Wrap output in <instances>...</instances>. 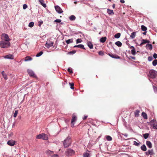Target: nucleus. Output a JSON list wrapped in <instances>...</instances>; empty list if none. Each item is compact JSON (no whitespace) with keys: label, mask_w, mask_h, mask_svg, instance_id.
I'll use <instances>...</instances> for the list:
<instances>
[{"label":"nucleus","mask_w":157,"mask_h":157,"mask_svg":"<svg viewBox=\"0 0 157 157\" xmlns=\"http://www.w3.org/2000/svg\"><path fill=\"white\" fill-rule=\"evenodd\" d=\"M149 73L151 77L152 78H155L157 75V72L154 70H150Z\"/></svg>","instance_id":"nucleus-5"},{"label":"nucleus","mask_w":157,"mask_h":157,"mask_svg":"<svg viewBox=\"0 0 157 157\" xmlns=\"http://www.w3.org/2000/svg\"><path fill=\"white\" fill-rule=\"evenodd\" d=\"M120 2H121L122 3H124V0H120Z\"/></svg>","instance_id":"nucleus-60"},{"label":"nucleus","mask_w":157,"mask_h":157,"mask_svg":"<svg viewBox=\"0 0 157 157\" xmlns=\"http://www.w3.org/2000/svg\"><path fill=\"white\" fill-rule=\"evenodd\" d=\"M106 138L107 140L108 141H111L112 140V137L109 136H106Z\"/></svg>","instance_id":"nucleus-31"},{"label":"nucleus","mask_w":157,"mask_h":157,"mask_svg":"<svg viewBox=\"0 0 157 157\" xmlns=\"http://www.w3.org/2000/svg\"><path fill=\"white\" fill-rule=\"evenodd\" d=\"M153 58L152 56H149L148 58V60L150 61L152 60Z\"/></svg>","instance_id":"nucleus-52"},{"label":"nucleus","mask_w":157,"mask_h":157,"mask_svg":"<svg viewBox=\"0 0 157 157\" xmlns=\"http://www.w3.org/2000/svg\"><path fill=\"white\" fill-rule=\"evenodd\" d=\"M153 56L154 58L156 59L157 58V54L156 53H154L153 54Z\"/></svg>","instance_id":"nucleus-55"},{"label":"nucleus","mask_w":157,"mask_h":157,"mask_svg":"<svg viewBox=\"0 0 157 157\" xmlns=\"http://www.w3.org/2000/svg\"><path fill=\"white\" fill-rule=\"evenodd\" d=\"M142 42L141 43L140 45V46H141L143 44H144L146 43L148 44L150 42V41L149 40H147L142 39Z\"/></svg>","instance_id":"nucleus-14"},{"label":"nucleus","mask_w":157,"mask_h":157,"mask_svg":"<svg viewBox=\"0 0 157 157\" xmlns=\"http://www.w3.org/2000/svg\"><path fill=\"white\" fill-rule=\"evenodd\" d=\"M1 37L3 38L4 40L7 41H9L10 39L8 35L6 34H3L1 35Z\"/></svg>","instance_id":"nucleus-7"},{"label":"nucleus","mask_w":157,"mask_h":157,"mask_svg":"<svg viewBox=\"0 0 157 157\" xmlns=\"http://www.w3.org/2000/svg\"><path fill=\"white\" fill-rule=\"evenodd\" d=\"M43 52L42 51H41L39 53H38L36 55V56L37 57H39L40 56L43 54Z\"/></svg>","instance_id":"nucleus-41"},{"label":"nucleus","mask_w":157,"mask_h":157,"mask_svg":"<svg viewBox=\"0 0 157 157\" xmlns=\"http://www.w3.org/2000/svg\"><path fill=\"white\" fill-rule=\"evenodd\" d=\"M121 33H118L115 35L114 37L116 38H119L121 36Z\"/></svg>","instance_id":"nucleus-35"},{"label":"nucleus","mask_w":157,"mask_h":157,"mask_svg":"<svg viewBox=\"0 0 157 157\" xmlns=\"http://www.w3.org/2000/svg\"><path fill=\"white\" fill-rule=\"evenodd\" d=\"M142 116L145 119H146L147 118V115L146 113L143 112L142 113Z\"/></svg>","instance_id":"nucleus-25"},{"label":"nucleus","mask_w":157,"mask_h":157,"mask_svg":"<svg viewBox=\"0 0 157 157\" xmlns=\"http://www.w3.org/2000/svg\"><path fill=\"white\" fill-rule=\"evenodd\" d=\"M32 58L29 56H27L25 58V61H30L32 60Z\"/></svg>","instance_id":"nucleus-22"},{"label":"nucleus","mask_w":157,"mask_h":157,"mask_svg":"<svg viewBox=\"0 0 157 157\" xmlns=\"http://www.w3.org/2000/svg\"><path fill=\"white\" fill-rule=\"evenodd\" d=\"M46 153L48 155L50 156L51 155L53 154V152L50 150H48L46 151Z\"/></svg>","instance_id":"nucleus-30"},{"label":"nucleus","mask_w":157,"mask_h":157,"mask_svg":"<svg viewBox=\"0 0 157 157\" xmlns=\"http://www.w3.org/2000/svg\"><path fill=\"white\" fill-rule=\"evenodd\" d=\"M75 18V17L73 15H71L70 17V19L71 21L74 20Z\"/></svg>","instance_id":"nucleus-37"},{"label":"nucleus","mask_w":157,"mask_h":157,"mask_svg":"<svg viewBox=\"0 0 157 157\" xmlns=\"http://www.w3.org/2000/svg\"><path fill=\"white\" fill-rule=\"evenodd\" d=\"M142 30L143 31H146L147 29V28L143 25L141 26Z\"/></svg>","instance_id":"nucleus-39"},{"label":"nucleus","mask_w":157,"mask_h":157,"mask_svg":"<svg viewBox=\"0 0 157 157\" xmlns=\"http://www.w3.org/2000/svg\"><path fill=\"white\" fill-rule=\"evenodd\" d=\"M155 123L152 126V128H157V122L156 121Z\"/></svg>","instance_id":"nucleus-53"},{"label":"nucleus","mask_w":157,"mask_h":157,"mask_svg":"<svg viewBox=\"0 0 157 157\" xmlns=\"http://www.w3.org/2000/svg\"><path fill=\"white\" fill-rule=\"evenodd\" d=\"M130 57L132 59H135V57H133V56H130Z\"/></svg>","instance_id":"nucleus-61"},{"label":"nucleus","mask_w":157,"mask_h":157,"mask_svg":"<svg viewBox=\"0 0 157 157\" xmlns=\"http://www.w3.org/2000/svg\"><path fill=\"white\" fill-rule=\"evenodd\" d=\"M98 54L100 56H103L104 55V52L101 51H99L98 52Z\"/></svg>","instance_id":"nucleus-45"},{"label":"nucleus","mask_w":157,"mask_h":157,"mask_svg":"<svg viewBox=\"0 0 157 157\" xmlns=\"http://www.w3.org/2000/svg\"><path fill=\"white\" fill-rule=\"evenodd\" d=\"M107 12L109 15H112V14L113 15L114 14L113 10H110L109 9H108L107 10Z\"/></svg>","instance_id":"nucleus-19"},{"label":"nucleus","mask_w":157,"mask_h":157,"mask_svg":"<svg viewBox=\"0 0 157 157\" xmlns=\"http://www.w3.org/2000/svg\"><path fill=\"white\" fill-rule=\"evenodd\" d=\"M77 3V2H74V3L75 4H76Z\"/></svg>","instance_id":"nucleus-64"},{"label":"nucleus","mask_w":157,"mask_h":157,"mask_svg":"<svg viewBox=\"0 0 157 157\" xmlns=\"http://www.w3.org/2000/svg\"><path fill=\"white\" fill-rule=\"evenodd\" d=\"M61 22V20L59 19H57L54 21V22L59 23Z\"/></svg>","instance_id":"nucleus-48"},{"label":"nucleus","mask_w":157,"mask_h":157,"mask_svg":"<svg viewBox=\"0 0 157 157\" xmlns=\"http://www.w3.org/2000/svg\"><path fill=\"white\" fill-rule=\"evenodd\" d=\"M39 2L41 3V5L44 8L46 7V5L45 3H44V1L43 0H39Z\"/></svg>","instance_id":"nucleus-26"},{"label":"nucleus","mask_w":157,"mask_h":157,"mask_svg":"<svg viewBox=\"0 0 157 157\" xmlns=\"http://www.w3.org/2000/svg\"><path fill=\"white\" fill-rule=\"evenodd\" d=\"M69 84L70 86V88L71 89H74V84L73 83H69Z\"/></svg>","instance_id":"nucleus-43"},{"label":"nucleus","mask_w":157,"mask_h":157,"mask_svg":"<svg viewBox=\"0 0 157 157\" xmlns=\"http://www.w3.org/2000/svg\"><path fill=\"white\" fill-rule=\"evenodd\" d=\"M67 71L71 73H73V71L72 70V69L70 68H68Z\"/></svg>","instance_id":"nucleus-50"},{"label":"nucleus","mask_w":157,"mask_h":157,"mask_svg":"<svg viewBox=\"0 0 157 157\" xmlns=\"http://www.w3.org/2000/svg\"><path fill=\"white\" fill-rule=\"evenodd\" d=\"M78 47L79 48H81L83 49H85V48L84 47V46L82 44H79L77 45H75L74 46V48Z\"/></svg>","instance_id":"nucleus-18"},{"label":"nucleus","mask_w":157,"mask_h":157,"mask_svg":"<svg viewBox=\"0 0 157 157\" xmlns=\"http://www.w3.org/2000/svg\"><path fill=\"white\" fill-rule=\"evenodd\" d=\"M52 157H58V155L57 154H54Z\"/></svg>","instance_id":"nucleus-58"},{"label":"nucleus","mask_w":157,"mask_h":157,"mask_svg":"<svg viewBox=\"0 0 157 157\" xmlns=\"http://www.w3.org/2000/svg\"><path fill=\"white\" fill-rule=\"evenodd\" d=\"M153 88L154 91L155 92H157V88L155 86H153Z\"/></svg>","instance_id":"nucleus-51"},{"label":"nucleus","mask_w":157,"mask_h":157,"mask_svg":"<svg viewBox=\"0 0 157 157\" xmlns=\"http://www.w3.org/2000/svg\"><path fill=\"white\" fill-rule=\"evenodd\" d=\"M73 42L72 39H68L66 41V42L67 44H70Z\"/></svg>","instance_id":"nucleus-36"},{"label":"nucleus","mask_w":157,"mask_h":157,"mask_svg":"<svg viewBox=\"0 0 157 157\" xmlns=\"http://www.w3.org/2000/svg\"><path fill=\"white\" fill-rule=\"evenodd\" d=\"M149 154L150 155H153L155 154V153L154 152L153 150V149H151L150 150H148Z\"/></svg>","instance_id":"nucleus-27"},{"label":"nucleus","mask_w":157,"mask_h":157,"mask_svg":"<svg viewBox=\"0 0 157 157\" xmlns=\"http://www.w3.org/2000/svg\"><path fill=\"white\" fill-rule=\"evenodd\" d=\"M87 117V116H84V117L83 118V120H86V119Z\"/></svg>","instance_id":"nucleus-56"},{"label":"nucleus","mask_w":157,"mask_h":157,"mask_svg":"<svg viewBox=\"0 0 157 157\" xmlns=\"http://www.w3.org/2000/svg\"><path fill=\"white\" fill-rule=\"evenodd\" d=\"M115 4H113V5L112 7H113V9H114V8H115Z\"/></svg>","instance_id":"nucleus-62"},{"label":"nucleus","mask_w":157,"mask_h":157,"mask_svg":"<svg viewBox=\"0 0 157 157\" xmlns=\"http://www.w3.org/2000/svg\"><path fill=\"white\" fill-rule=\"evenodd\" d=\"M65 153L66 155L69 156L74 155L75 152V151L69 148L66 150Z\"/></svg>","instance_id":"nucleus-4"},{"label":"nucleus","mask_w":157,"mask_h":157,"mask_svg":"<svg viewBox=\"0 0 157 157\" xmlns=\"http://www.w3.org/2000/svg\"><path fill=\"white\" fill-rule=\"evenodd\" d=\"M156 121L155 120H152L150 122V124L151 125L152 127V126L154 125Z\"/></svg>","instance_id":"nucleus-32"},{"label":"nucleus","mask_w":157,"mask_h":157,"mask_svg":"<svg viewBox=\"0 0 157 157\" xmlns=\"http://www.w3.org/2000/svg\"><path fill=\"white\" fill-rule=\"evenodd\" d=\"M27 7V6L26 4H24L23 5V7L24 9H25Z\"/></svg>","instance_id":"nucleus-54"},{"label":"nucleus","mask_w":157,"mask_h":157,"mask_svg":"<svg viewBox=\"0 0 157 157\" xmlns=\"http://www.w3.org/2000/svg\"><path fill=\"white\" fill-rule=\"evenodd\" d=\"M130 48L132 49L131 52V53L132 55H135L136 54V52L135 50V48L133 46H131L130 47Z\"/></svg>","instance_id":"nucleus-13"},{"label":"nucleus","mask_w":157,"mask_h":157,"mask_svg":"<svg viewBox=\"0 0 157 157\" xmlns=\"http://www.w3.org/2000/svg\"><path fill=\"white\" fill-rule=\"evenodd\" d=\"M115 44L118 47H121L122 45V43L119 41H117L115 42Z\"/></svg>","instance_id":"nucleus-28"},{"label":"nucleus","mask_w":157,"mask_h":157,"mask_svg":"<svg viewBox=\"0 0 157 157\" xmlns=\"http://www.w3.org/2000/svg\"><path fill=\"white\" fill-rule=\"evenodd\" d=\"M76 52V51L75 50L72 51H71L69 52L68 53L69 54H72L75 53Z\"/></svg>","instance_id":"nucleus-47"},{"label":"nucleus","mask_w":157,"mask_h":157,"mask_svg":"<svg viewBox=\"0 0 157 157\" xmlns=\"http://www.w3.org/2000/svg\"><path fill=\"white\" fill-rule=\"evenodd\" d=\"M18 113V110H16L15 111V113L14 114V115H13V117H17V113Z\"/></svg>","instance_id":"nucleus-46"},{"label":"nucleus","mask_w":157,"mask_h":157,"mask_svg":"<svg viewBox=\"0 0 157 157\" xmlns=\"http://www.w3.org/2000/svg\"><path fill=\"white\" fill-rule=\"evenodd\" d=\"M54 44L53 42L52 41H47L45 44V46L47 48H49L53 46Z\"/></svg>","instance_id":"nucleus-10"},{"label":"nucleus","mask_w":157,"mask_h":157,"mask_svg":"<svg viewBox=\"0 0 157 157\" xmlns=\"http://www.w3.org/2000/svg\"><path fill=\"white\" fill-rule=\"evenodd\" d=\"M140 111L138 110H136L134 112V114L135 117H138L139 115V113H140Z\"/></svg>","instance_id":"nucleus-21"},{"label":"nucleus","mask_w":157,"mask_h":157,"mask_svg":"<svg viewBox=\"0 0 157 157\" xmlns=\"http://www.w3.org/2000/svg\"><path fill=\"white\" fill-rule=\"evenodd\" d=\"M82 40L81 39H78L76 40V43L78 44L81 43Z\"/></svg>","instance_id":"nucleus-49"},{"label":"nucleus","mask_w":157,"mask_h":157,"mask_svg":"<svg viewBox=\"0 0 157 157\" xmlns=\"http://www.w3.org/2000/svg\"><path fill=\"white\" fill-rule=\"evenodd\" d=\"M36 138L38 139H42L44 140H47L48 139V138L47 135L44 133H42L41 134L37 135L36 137Z\"/></svg>","instance_id":"nucleus-3"},{"label":"nucleus","mask_w":157,"mask_h":157,"mask_svg":"<svg viewBox=\"0 0 157 157\" xmlns=\"http://www.w3.org/2000/svg\"><path fill=\"white\" fill-rule=\"evenodd\" d=\"M122 134V135L126 137H127L128 135V134L127 133Z\"/></svg>","instance_id":"nucleus-57"},{"label":"nucleus","mask_w":157,"mask_h":157,"mask_svg":"<svg viewBox=\"0 0 157 157\" xmlns=\"http://www.w3.org/2000/svg\"><path fill=\"white\" fill-rule=\"evenodd\" d=\"M140 148L141 150L144 151H146L147 150V147L144 144L142 145Z\"/></svg>","instance_id":"nucleus-24"},{"label":"nucleus","mask_w":157,"mask_h":157,"mask_svg":"<svg viewBox=\"0 0 157 157\" xmlns=\"http://www.w3.org/2000/svg\"><path fill=\"white\" fill-rule=\"evenodd\" d=\"M136 35V33L135 32H132L130 35V37L132 39H134L135 38Z\"/></svg>","instance_id":"nucleus-29"},{"label":"nucleus","mask_w":157,"mask_h":157,"mask_svg":"<svg viewBox=\"0 0 157 157\" xmlns=\"http://www.w3.org/2000/svg\"><path fill=\"white\" fill-rule=\"evenodd\" d=\"M87 45L90 49H92L93 48V45L92 43L90 41H88L87 43Z\"/></svg>","instance_id":"nucleus-20"},{"label":"nucleus","mask_w":157,"mask_h":157,"mask_svg":"<svg viewBox=\"0 0 157 157\" xmlns=\"http://www.w3.org/2000/svg\"><path fill=\"white\" fill-rule=\"evenodd\" d=\"M34 25V23L33 22H30L29 24V26L30 27H32Z\"/></svg>","instance_id":"nucleus-42"},{"label":"nucleus","mask_w":157,"mask_h":157,"mask_svg":"<svg viewBox=\"0 0 157 157\" xmlns=\"http://www.w3.org/2000/svg\"><path fill=\"white\" fill-rule=\"evenodd\" d=\"M143 34H144V35H146V32H144V33H143Z\"/></svg>","instance_id":"nucleus-63"},{"label":"nucleus","mask_w":157,"mask_h":157,"mask_svg":"<svg viewBox=\"0 0 157 157\" xmlns=\"http://www.w3.org/2000/svg\"><path fill=\"white\" fill-rule=\"evenodd\" d=\"M16 143V142L15 141L11 140L8 141L7 144L9 146H13Z\"/></svg>","instance_id":"nucleus-11"},{"label":"nucleus","mask_w":157,"mask_h":157,"mask_svg":"<svg viewBox=\"0 0 157 157\" xmlns=\"http://www.w3.org/2000/svg\"><path fill=\"white\" fill-rule=\"evenodd\" d=\"M77 119L76 116L75 115H73L71 123V125L72 127H75L74 124L77 121Z\"/></svg>","instance_id":"nucleus-6"},{"label":"nucleus","mask_w":157,"mask_h":157,"mask_svg":"<svg viewBox=\"0 0 157 157\" xmlns=\"http://www.w3.org/2000/svg\"><path fill=\"white\" fill-rule=\"evenodd\" d=\"M28 73L30 76L35 77L36 76L33 71L30 69H28L27 70Z\"/></svg>","instance_id":"nucleus-12"},{"label":"nucleus","mask_w":157,"mask_h":157,"mask_svg":"<svg viewBox=\"0 0 157 157\" xmlns=\"http://www.w3.org/2000/svg\"><path fill=\"white\" fill-rule=\"evenodd\" d=\"M109 56L112 57V58L116 59H120L121 57L120 56L116 54H113L112 53L110 54L109 53H107Z\"/></svg>","instance_id":"nucleus-8"},{"label":"nucleus","mask_w":157,"mask_h":157,"mask_svg":"<svg viewBox=\"0 0 157 157\" xmlns=\"http://www.w3.org/2000/svg\"><path fill=\"white\" fill-rule=\"evenodd\" d=\"M146 47L147 49H149L150 50H151L152 49V45L150 44H146Z\"/></svg>","instance_id":"nucleus-16"},{"label":"nucleus","mask_w":157,"mask_h":157,"mask_svg":"<svg viewBox=\"0 0 157 157\" xmlns=\"http://www.w3.org/2000/svg\"><path fill=\"white\" fill-rule=\"evenodd\" d=\"M2 74L4 79L6 80L7 79V76L5 74V72L4 71H3L2 72Z\"/></svg>","instance_id":"nucleus-33"},{"label":"nucleus","mask_w":157,"mask_h":157,"mask_svg":"<svg viewBox=\"0 0 157 157\" xmlns=\"http://www.w3.org/2000/svg\"><path fill=\"white\" fill-rule=\"evenodd\" d=\"M4 58L6 59H14L13 56L11 54H9L7 55L4 57Z\"/></svg>","instance_id":"nucleus-15"},{"label":"nucleus","mask_w":157,"mask_h":157,"mask_svg":"<svg viewBox=\"0 0 157 157\" xmlns=\"http://www.w3.org/2000/svg\"><path fill=\"white\" fill-rule=\"evenodd\" d=\"M157 64V60L155 59L152 62V65L154 66H156Z\"/></svg>","instance_id":"nucleus-40"},{"label":"nucleus","mask_w":157,"mask_h":157,"mask_svg":"<svg viewBox=\"0 0 157 157\" xmlns=\"http://www.w3.org/2000/svg\"><path fill=\"white\" fill-rule=\"evenodd\" d=\"M55 9L57 12L59 13H62L63 12V11L61 8L58 6H55Z\"/></svg>","instance_id":"nucleus-9"},{"label":"nucleus","mask_w":157,"mask_h":157,"mask_svg":"<svg viewBox=\"0 0 157 157\" xmlns=\"http://www.w3.org/2000/svg\"><path fill=\"white\" fill-rule=\"evenodd\" d=\"M71 137L68 136L64 140L63 145L64 147H67L71 144Z\"/></svg>","instance_id":"nucleus-2"},{"label":"nucleus","mask_w":157,"mask_h":157,"mask_svg":"<svg viewBox=\"0 0 157 157\" xmlns=\"http://www.w3.org/2000/svg\"><path fill=\"white\" fill-rule=\"evenodd\" d=\"M149 135V134L148 133H146L145 134H144L143 135V137L145 139H146L148 137Z\"/></svg>","instance_id":"nucleus-34"},{"label":"nucleus","mask_w":157,"mask_h":157,"mask_svg":"<svg viewBox=\"0 0 157 157\" xmlns=\"http://www.w3.org/2000/svg\"><path fill=\"white\" fill-rule=\"evenodd\" d=\"M83 157H90L89 153L87 152L85 153L83 155Z\"/></svg>","instance_id":"nucleus-38"},{"label":"nucleus","mask_w":157,"mask_h":157,"mask_svg":"<svg viewBox=\"0 0 157 157\" xmlns=\"http://www.w3.org/2000/svg\"><path fill=\"white\" fill-rule=\"evenodd\" d=\"M146 145L149 148H151L152 147V144L150 141H147L146 142Z\"/></svg>","instance_id":"nucleus-17"},{"label":"nucleus","mask_w":157,"mask_h":157,"mask_svg":"<svg viewBox=\"0 0 157 157\" xmlns=\"http://www.w3.org/2000/svg\"><path fill=\"white\" fill-rule=\"evenodd\" d=\"M10 45V43L9 41L5 40H2L0 42V47L2 48H7L9 47Z\"/></svg>","instance_id":"nucleus-1"},{"label":"nucleus","mask_w":157,"mask_h":157,"mask_svg":"<svg viewBox=\"0 0 157 157\" xmlns=\"http://www.w3.org/2000/svg\"><path fill=\"white\" fill-rule=\"evenodd\" d=\"M140 143L139 142V143H138L136 141H133V144L136 146H139L140 145Z\"/></svg>","instance_id":"nucleus-44"},{"label":"nucleus","mask_w":157,"mask_h":157,"mask_svg":"<svg viewBox=\"0 0 157 157\" xmlns=\"http://www.w3.org/2000/svg\"><path fill=\"white\" fill-rule=\"evenodd\" d=\"M145 154L147 155H149V152H148V151H147L146 152H145Z\"/></svg>","instance_id":"nucleus-59"},{"label":"nucleus","mask_w":157,"mask_h":157,"mask_svg":"<svg viewBox=\"0 0 157 157\" xmlns=\"http://www.w3.org/2000/svg\"><path fill=\"white\" fill-rule=\"evenodd\" d=\"M106 39L107 38L106 37H102L100 39V42L103 43L105 42L106 40Z\"/></svg>","instance_id":"nucleus-23"}]
</instances>
